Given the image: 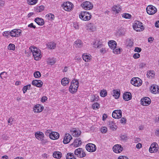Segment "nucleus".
<instances>
[{"mask_svg":"<svg viewBox=\"0 0 159 159\" xmlns=\"http://www.w3.org/2000/svg\"><path fill=\"white\" fill-rule=\"evenodd\" d=\"M7 47L8 49L10 50H14L15 48V45L11 43L9 44Z\"/></svg>","mask_w":159,"mask_h":159,"instance_id":"41","label":"nucleus"},{"mask_svg":"<svg viewBox=\"0 0 159 159\" xmlns=\"http://www.w3.org/2000/svg\"><path fill=\"white\" fill-rule=\"evenodd\" d=\"M112 9L114 12H116V13H118L120 11L121 9L119 5H114L113 6Z\"/></svg>","mask_w":159,"mask_h":159,"instance_id":"25","label":"nucleus"},{"mask_svg":"<svg viewBox=\"0 0 159 159\" xmlns=\"http://www.w3.org/2000/svg\"><path fill=\"white\" fill-rule=\"evenodd\" d=\"M98 96L96 95H91L90 97V100L91 102H97L98 100Z\"/></svg>","mask_w":159,"mask_h":159,"instance_id":"24","label":"nucleus"},{"mask_svg":"<svg viewBox=\"0 0 159 159\" xmlns=\"http://www.w3.org/2000/svg\"><path fill=\"white\" fill-rule=\"evenodd\" d=\"M150 90H151V92L152 93H155V92H156V86H154V85H152L151 87Z\"/></svg>","mask_w":159,"mask_h":159,"instance_id":"47","label":"nucleus"},{"mask_svg":"<svg viewBox=\"0 0 159 159\" xmlns=\"http://www.w3.org/2000/svg\"><path fill=\"white\" fill-rule=\"evenodd\" d=\"M100 94L102 97H104L107 95V92L106 90H103L100 93Z\"/></svg>","mask_w":159,"mask_h":159,"instance_id":"42","label":"nucleus"},{"mask_svg":"<svg viewBox=\"0 0 159 159\" xmlns=\"http://www.w3.org/2000/svg\"><path fill=\"white\" fill-rule=\"evenodd\" d=\"M35 48H37L36 47H35L31 46L30 48V51L31 52L33 53V52H34L35 50Z\"/></svg>","mask_w":159,"mask_h":159,"instance_id":"61","label":"nucleus"},{"mask_svg":"<svg viewBox=\"0 0 159 159\" xmlns=\"http://www.w3.org/2000/svg\"><path fill=\"white\" fill-rule=\"evenodd\" d=\"M43 82L40 80H34L32 82V84L38 87H41L43 84Z\"/></svg>","mask_w":159,"mask_h":159,"instance_id":"12","label":"nucleus"},{"mask_svg":"<svg viewBox=\"0 0 159 159\" xmlns=\"http://www.w3.org/2000/svg\"><path fill=\"white\" fill-rule=\"evenodd\" d=\"M123 97L125 100L126 101H128L131 98L132 95L130 92H126L123 94Z\"/></svg>","mask_w":159,"mask_h":159,"instance_id":"15","label":"nucleus"},{"mask_svg":"<svg viewBox=\"0 0 159 159\" xmlns=\"http://www.w3.org/2000/svg\"><path fill=\"white\" fill-rule=\"evenodd\" d=\"M66 159H76V158L73 153H68L66 156Z\"/></svg>","mask_w":159,"mask_h":159,"instance_id":"30","label":"nucleus"},{"mask_svg":"<svg viewBox=\"0 0 159 159\" xmlns=\"http://www.w3.org/2000/svg\"><path fill=\"white\" fill-rule=\"evenodd\" d=\"M87 150L90 152H93L96 150V147L95 145L92 143H88L86 146Z\"/></svg>","mask_w":159,"mask_h":159,"instance_id":"8","label":"nucleus"},{"mask_svg":"<svg viewBox=\"0 0 159 159\" xmlns=\"http://www.w3.org/2000/svg\"><path fill=\"white\" fill-rule=\"evenodd\" d=\"M100 107V105L98 102L94 103L92 105V107L93 109H94L95 108L98 109Z\"/></svg>","mask_w":159,"mask_h":159,"instance_id":"48","label":"nucleus"},{"mask_svg":"<svg viewBox=\"0 0 159 159\" xmlns=\"http://www.w3.org/2000/svg\"><path fill=\"white\" fill-rule=\"evenodd\" d=\"M81 131H80L74 130V135L76 137H78L81 134Z\"/></svg>","mask_w":159,"mask_h":159,"instance_id":"49","label":"nucleus"},{"mask_svg":"<svg viewBox=\"0 0 159 159\" xmlns=\"http://www.w3.org/2000/svg\"><path fill=\"white\" fill-rule=\"evenodd\" d=\"M75 43L76 44L77 47L78 48H80L83 45L82 41L80 40H77L75 41Z\"/></svg>","mask_w":159,"mask_h":159,"instance_id":"29","label":"nucleus"},{"mask_svg":"<svg viewBox=\"0 0 159 159\" xmlns=\"http://www.w3.org/2000/svg\"><path fill=\"white\" fill-rule=\"evenodd\" d=\"M147 13L149 15H153L156 13L157 11L156 8L154 6L150 5L146 8Z\"/></svg>","mask_w":159,"mask_h":159,"instance_id":"7","label":"nucleus"},{"mask_svg":"<svg viewBox=\"0 0 159 159\" xmlns=\"http://www.w3.org/2000/svg\"><path fill=\"white\" fill-rule=\"evenodd\" d=\"M34 21L39 25H43L44 24V20L41 18H36L34 20Z\"/></svg>","mask_w":159,"mask_h":159,"instance_id":"20","label":"nucleus"},{"mask_svg":"<svg viewBox=\"0 0 159 159\" xmlns=\"http://www.w3.org/2000/svg\"><path fill=\"white\" fill-rule=\"evenodd\" d=\"M113 151L116 153L120 152L123 150V148L119 144H116L113 148Z\"/></svg>","mask_w":159,"mask_h":159,"instance_id":"11","label":"nucleus"},{"mask_svg":"<svg viewBox=\"0 0 159 159\" xmlns=\"http://www.w3.org/2000/svg\"><path fill=\"white\" fill-rule=\"evenodd\" d=\"M120 137L121 140L124 141H126L129 139V137L127 136L126 134H121L120 135Z\"/></svg>","mask_w":159,"mask_h":159,"instance_id":"35","label":"nucleus"},{"mask_svg":"<svg viewBox=\"0 0 159 159\" xmlns=\"http://www.w3.org/2000/svg\"><path fill=\"white\" fill-rule=\"evenodd\" d=\"M48 63L51 65L54 64L56 62L55 59L52 58H49L48 60Z\"/></svg>","mask_w":159,"mask_h":159,"instance_id":"34","label":"nucleus"},{"mask_svg":"<svg viewBox=\"0 0 159 159\" xmlns=\"http://www.w3.org/2000/svg\"><path fill=\"white\" fill-rule=\"evenodd\" d=\"M69 79L66 77H64L63 78L61 81V84L63 86H65L66 85L69 84Z\"/></svg>","mask_w":159,"mask_h":159,"instance_id":"28","label":"nucleus"},{"mask_svg":"<svg viewBox=\"0 0 159 159\" xmlns=\"http://www.w3.org/2000/svg\"><path fill=\"white\" fill-rule=\"evenodd\" d=\"M16 30H17V31H15V32H16V33H15V34H16V37H18L20 35L21 30L19 29Z\"/></svg>","mask_w":159,"mask_h":159,"instance_id":"53","label":"nucleus"},{"mask_svg":"<svg viewBox=\"0 0 159 159\" xmlns=\"http://www.w3.org/2000/svg\"><path fill=\"white\" fill-rule=\"evenodd\" d=\"M88 26L89 28V29L92 31H94L96 29L95 27L92 24L90 23L89 24Z\"/></svg>","mask_w":159,"mask_h":159,"instance_id":"45","label":"nucleus"},{"mask_svg":"<svg viewBox=\"0 0 159 159\" xmlns=\"http://www.w3.org/2000/svg\"><path fill=\"white\" fill-rule=\"evenodd\" d=\"M112 94L116 99H118L120 96V91L119 89L114 90L112 91Z\"/></svg>","mask_w":159,"mask_h":159,"instance_id":"21","label":"nucleus"},{"mask_svg":"<svg viewBox=\"0 0 159 159\" xmlns=\"http://www.w3.org/2000/svg\"><path fill=\"white\" fill-rule=\"evenodd\" d=\"M108 126L110 129L112 130H115L117 128V126L114 125V121H110L109 122Z\"/></svg>","mask_w":159,"mask_h":159,"instance_id":"23","label":"nucleus"},{"mask_svg":"<svg viewBox=\"0 0 159 159\" xmlns=\"http://www.w3.org/2000/svg\"><path fill=\"white\" fill-rule=\"evenodd\" d=\"M101 132L105 133L107 131V128L105 127H103L101 128Z\"/></svg>","mask_w":159,"mask_h":159,"instance_id":"54","label":"nucleus"},{"mask_svg":"<svg viewBox=\"0 0 159 159\" xmlns=\"http://www.w3.org/2000/svg\"><path fill=\"white\" fill-rule=\"evenodd\" d=\"M120 48H117V49H114L113 50V52L116 54H117L119 53H120Z\"/></svg>","mask_w":159,"mask_h":159,"instance_id":"52","label":"nucleus"},{"mask_svg":"<svg viewBox=\"0 0 159 159\" xmlns=\"http://www.w3.org/2000/svg\"><path fill=\"white\" fill-rule=\"evenodd\" d=\"M131 83L135 86L139 87L142 84V81L138 77H134L131 80Z\"/></svg>","mask_w":159,"mask_h":159,"instance_id":"4","label":"nucleus"},{"mask_svg":"<svg viewBox=\"0 0 159 159\" xmlns=\"http://www.w3.org/2000/svg\"><path fill=\"white\" fill-rule=\"evenodd\" d=\"M43 107L39 104L36 105L34 108V111L35 112H41L43 109Z\"/></svg>","mask_w":159,"mask_h":159,"instance_id":"16","label":"nucleus"},{"mask_svg":"<svg viewBox=\"0 0 159 159\" xmlns=\"http://www.w3.org/2000/svg\"><path fill=\"white\" fill-rule=\"evenodd\" d=\"M142 49L141 48H139V47H135V49L134 50V51L135 52H141Z\"/></svg>","mask_w":159,"mask_h":159,"instance_id":"59","label":"nucleus"},{"mask_svg":"<svg viewBox=\"0 0 159 159\" xmlns=\"http://www.w3.org/2000/svg\"><path fill=\"white\" fill-rule=\"evenodd\" d=\"M141 104L143 106H147L149 105L151 102L150 99L148 97H144L141 100Z\"/></svg>","mask_w":159,"mask_h":159,"instance_id":"9","label":"nucleus"},{"mask_svg":"<svg viewBox=\"0 0 159 159\" xmlns=\"http://www.w3.org/2000/svg\"><path fill=\"white\" fill-rule=\"evenodd\" d=\"M46 16L48 18V20H54L55 18L54 15L52 13H49L47 14Z\"/></svg>","mask_w":159,"mask_h":159,"instance_id":"36","label":"nucleus"},{"mask_svg":"<svg viewBox=\"0 0 159 159\" xmlns=\"http://www.w3.org/2000/svg\"><path fill=\"white\" fill-rule=\"evenodd\" d=\"M140 57V55L139 53H135L134 54L133 57L134 59H137L139 58Z\"/></svg>","mask_w":159,"mask_h":159,"instance_id":"57","label":"nucleus"},{"mask_svg":"<svg viewBox=\"0 0 159 159\" xmlns=\"http://www.w3.org/2000/svg\"><path fill=\"white\" fill-rule=\"evenodd\" d=\"M120 111H118L117 110L114 111L112 113V117L115 119H119L120 118H119L118 114H117L116 112H120Z\"/></svg>","mask_w":159,"mask_h":159,"instance_id":"38","label":"nucleus"},{"mask_svg":"<svg viewBox=\"0 0 159 159\" xmlns=\"http://www.w3.org/2000/svg\"><path fill=\"white\" fill-rule=\"evenodd\" d=\"M81 6L84 9L89 10L92 9L93 7V4L89 1H85L81 4Z\"/></svg>","mask_w":159,"mask_h":159,"instance_id":"6","label":"nucleus"},{"mask_svg":"<svg viewBox=\"0 0 159 159\" xmlns=\"http://www.w3.org/2000/svg\"><path fill=\"white\" fill-rule=\"evenodd\" d=\"M61 6L65 11H70L71 10L73 7V5L71 2H64L61 5Z\"/></svg>","mask_w":159,"mask_h":159,"instance_id":"3","label":"nucleus"},{"mask_svg":"<svg viewBox=\"0 0 159 159\" xmlns=\"http://www.w3.org/2000/svg\"><path fill=\"white\" fill-rule=\"evenodd\" d=\"M133 27L134 29L137 31H141L144 30L143 23L138 21L134 23Z\"/></svg>","mask_w":159,"mask_h":159,"instance_id":"5","label":"nucleus"},{"mask_svg":"<svg viewBox=\"0 0 159 159\" xmlns=\"http://www.w3.org/2000/svg\"><path fill=\"white\" fill-rule=\"evenodd\" d=\"M122 16L126 19H130L131 17V15L129 13H125L122 14Z\"/></svg>","mask_w":159,"mask_h":159,"instance_id":"43","label":"nucleus"},{"mask_svg":"<svg viewBox=\"0 0 159 159\" xmlns=\"http://www.w3.org/2000/svg\"><path fill=\"white\" fill-rule=\"evenodd\" d=\"M86 156V154L85 153V152L84 151L82 150V151L81 152V154H80L79 156V157L80 158H83L85 157Z\"/></svg>","mask_w":159,"mask_h":159,"instance_id":"51","label":"nucleus"},{"mask_svg":"<svg viewBox=\"0 0 159 159\" xmlns=\"http://www.w3.org/2000/svg\"><path fill=\"white\" fill-rule=\"evenodd\" d=\"M37 2V0H28V3L31 5H33L36 4Z\"/></svg>","mask_w":159,"mask_h":159,"instance_id":"46","label":"nucleus"},{"mask_svg":"<svg viewBox=\"0 0 159 159\" xmlns=\"http://www.w3.org/2000/svg\"><path fill=\"white\" fill-rule=\"evenodd\" d=\"M158 145L156 143H152L149 149L150 152L151 153H153L155 152H157L158 151L156 146Z\"/></svg>","mask_w":159,"mask_h":159,"instance_id":"13","label":"nucleus"},{"mask_svg":"<svg viewBox=\"0 0 159 159\" xmlns=\"http://www.w3.org/2000/svg\"><path fill=\"white\" fill-rule=\"evenodd\" d=\"M73 27L76 29H79V27L78 23L76 22H74L73 24Z\"/></svg>","mask_w":159,"mask_h":159,"instance_id":"55","label":"nucleus"},{"mask_svg":"<svg viewBox=\"0 0 159 159\" xmlns=\"http://www.w3.org/2000/svg\"><path fill=\"white\" fill-rule=\"evenodd\" d=\"M7 73L6 72H3L0 74V77L1 78L3 79L4 78H6L7 76Z\"/></svg>","mask_w":159,"mask_h":159,"instance_id":"39","label":"nucleus"},{"mask_svg":"<svg viewBox=\"0 0 159 159\" xmlns=\"http://www.w3.org/2000/svg\"><path fill=\"white\" fill-rule=\"evenodd\" d=\"M40 52V51L38 48H35V52H33V56L34 57V59L35 60L38 61L39 60V58L41 57Z\"/></svg>","mask_w":159,"mask_h":159,"instance_id":"10","label":"nucleus"},{"mask_svg":"<svg viewBox=\"0 0 159 159\" xmlns=\"http://www.w3.org/2000/svg\"><path fill=\"white\" fill-rule=\"evenodd\" d=\"M31 85L28 84L27 85L24 86L23 89L25 91H27V90H29L30 89Z\"/></svg>","mask_w":159,"mask_h":159,"instance_id":"50","label":"nucleus"},{"mask_svg":"<svg viewBox=\"0 0 159 159\" xmlns=\"http://www.w3.org/2000/svg\"><path fill=\"white\" fill-rule=\"evenodd\" d=\"M59 134L56 132H51V135L50 138L52 139L55 140L58 139L59 137Z\"/></svg>","mask_w":159,"mask_h":159,"instance_id":"19","label":"nucleus"},{"mask_svg":"<svg viewBox=\"0 0 159 159\" xmlns=\"http://www.w3.org/2000/svg\"><path fill=\"white\" fill-rule=\"evenodd\" d=\"M34 77L38 78L41 76V74L39 71H36L34 72Z\"/></svg>","mask_w":159,"mask_h":159,"instance_id":"44","label":"nucleus"},{"mask_svg":"<svg viewBox=\"0 0 159 159\" xmlns=\"http://www.w3.org/2000/svg\"><path fill=\"white\" fill-rule=\"evenodd\" d=\"M10 32L9 31H5L3 32V35L4 36H8L9 35H10Z\"/></svg>","mask_w":159,"mask_h":159,"instance_id":"60","label":"nucleus"},{"mask_svg":"<svg viewBox=\"0 0 159 159\" xmlns=\"http://www.w3.org/2000/svg\"><path fill=\"white\" fill-rule=\"evenodd\" d=\"M108 44L110 48L113 50L115 49L116 46V42L114 40L110 41L108 43Z\"/></svg>","mask_w":159,"mask_h":159,"instance_id":"22","label":"nucleus"},{"mask_svg":"<svg viewBox=\"0 0 159 159\" xmlns=\"http://www.w3.org/2000/svg\"><path fill=\"white\" fill-rule=\"evenodd\" d=\"M17 31L16 29H14L11 30L10 32V35L12 37H16L15 31Z\"/></svg>","mask_w":159,"mask_h":159,"instance_id":"40","label":"nucleus"},{"mask_svg":"<svg viewBox=\"0 0 159 159\" xmlns=\"http://www.w3.org/2000/svg\"><path fill=\"white\" fill-rule=\"evenodd\" d=\"M48 98L46 96H43L41 99V101L43 102H45L46 100H47Z\"/></svg>","mask_w":159,"mask_h":159,"instance_id":"58","label":"nucleus"},{"mask_svg":"<svg viewBox=\"0 0 159 159\" xmlns=\"http://www.w3.org/2000/svg\"><path fill=\"white\" fill-rule=\"evenodd\" d=\"M36 138L39 140H43L44 135L43 133L41 132H37L35 133Z\"/></svg>","mask_w":159,"mask_h":159,"instance_id":"17","label":"nucleus"},{"mask_svg":"<svg viewBox=\"0 0 159 159\" xmlns=\"http://www.w3.org/2000/svg\"><path fill=\"white\" fill-rule=\"evenodd\" d=\"M72 139V136L69 134H66L63 142L64 144L68 143Z\"/></svg>","mask_w":159,"mask_h":159,"instance_id":"14","label":"nucleus"},{"mask_svg":"<svg viewBox=\"0 0 159 159\" xmlns=\"http://www.w3.org/2000/svg\"><path fill=\"white\" fill-rule=\"evenodd\" d=\"M120 122L121 123H126V120L125 118L124 117H122L121 119L120 120Z\"/></svg>","mask_w":159,"mask_h":159,"instance_id":"63","label":"nucleus"},{"mask_svg":"<svg viewBox=\"0 0 159 159\" xmlns=\"http://www.w3.org/2000/svg\"><path fill=\"white\" fill-rule=\"evenodd\" d=\"M100 52H101L103 54H104L106 52V50L105 48H102V49H101L100 50Z\"/></svg>","mask_w":159,"mask_h":159,"instance_id":"62","label":"nucleus"},{"mask_svg":"<svg viewBox=\"0 0 159 159\" xmlns=\"http://www.w3.org/2000/svg\"><path fill=\"white\" fill-rule=\"evenodd\" d=\"M102 45V44L100 42H98L97 43H96V42H95L93 44V47L95 48H100Z\"/></svg>","mask_w":159,"mask_h":159,"instance_id":"37","label":"nucleus"},{"mask_svg":"<svg viewBox=\"0 0 159 159\" xmlns=\"http://www.w3.org/2000/svg\"><path fill=\"white\" fill-rule=\"evenodd\" d=\"M50 131H51L50 130L48 129L45 132L46 135L48 136H49L50 138L51 135V132H50Z\"/></svg>","mask_w":159,"mask_h":159,"instance_id":"56","label":"nucleus"},{"mask_svg":"<svg viewBox=\"0 0 159 159\" xmlns=\"http://www.w3.org/2000/svg\"><path fill=\"white\" fill-rule=\"evenodd\" d=\"M82 57L83 60L85 62H88L90 60V57L87 55H85V54L83 55Z\"/></svg>","mask_w":159,"mask_h":159,"instance_id":"33","label":"nucleus"},{"mask_svg":"<svg viewBox=\"0 0 159 159\" xmlns=\"http://www.w3.org/2000/svg\"><path fill=\"white\" fill-rule=\"evenodd\" d=\"M81 141L80 138H77L75 139L71 145H74V147H77L81 144Z\"/></svg>","mask_w":159,"mask_h":159,"instance_id":"18","label":"nucleus"},{"mask_svg":"<svg viewBox=\"0 0 159 159\" xmlns=\"http://www.w3.org/2000/svg\"><path fill=\"white\" fill-rule=\"evenodd\" d=\"M71 85L69 88V91L72 94L76 92L79 87V82L75 79L72 80L71 82Z\"/></svg>","mask_w":159,"mask_h":159,"instance_id":"1","label":"nucleus"},{"mask_svg":"<svg viewBox=\"0 0 159 159\" xmlns=\"http://www.w3.org/2000/svg\"><path fill=\"white\" fill-rule=\"evenodd\" d=\"M80 18L84 21L89 20L91 18V15L88 12L84 11L81 12L79 15Z\"/></svg>","mask_w":159,"mask_h":159,"instance_id":"2","label":"nucleus"},{"mask_svg":"<svg viewBox=\"0 0 159 159\" xmlns=\"http://www.w3.org/2000/svg\"><path fill=\"white\" fill-rule=\"evenodd\" d=\"M82 148H79L76 149L74 152L75 154L77 155L79 157V156L81 154V152L82 151Z\"/></svg>","mask_w":159,"mask_h":159,"instance_id":"32","label":"nucleus"},{"mask_svg":"<svg viewBox=\"0 0 159 159\" xmlns=\"http://www.w3.org/2000/svg\"><path fill=\"white\" fill-rule=\"evenodd\" d=\"M128 44L129 46H132L133 45V41L131 40V39H129L128 41Z\"/></svg>","mask_w":159,"mask_h":159,"instance_id":"64","label":"nucleus"},{"mask_svg":"<svg viewBox=\"0 0 159 159\" xmlns=\"http://www.w3.org/2000/svg\"><path fill=\"white\" fill-rule=\"evenodd\" d=\"M61 153L59 152H54L53 154V156L54 157L57 159H60L62 157Z\"/></svg>","mask_w":159,"mask_h":159,"instance_id":"26","label":"nucleus"},{"mask_svg":"<svg viewBox=\"0 0 159 159\" xmlns=\"http://www.w3.org/2000/svg\"><path fill=\"white\" fill-rule=\"evenodd\" d=\"M44 10V7L43 5L40 6L38 7H35L34 9L35 11L37 12H40Z\"/></svg>","mask_w":159,"mask_h":159,"instance_id":"31","label":"nucleus"},{"mask_svg":"<svg viewBox=\"0 0 159 159\" xmlns=\"http://www.w3.org/2000/svg\"><path fill=\"white\" fill-rule=\"evenodd\" d=\"M49 48L54 49L56 47V44L54 42H50L47 44Z\"/></svg>","mask_w":159,"mask_h":159,"instance_id":"27","label":"nucleus"}]
</instances>
